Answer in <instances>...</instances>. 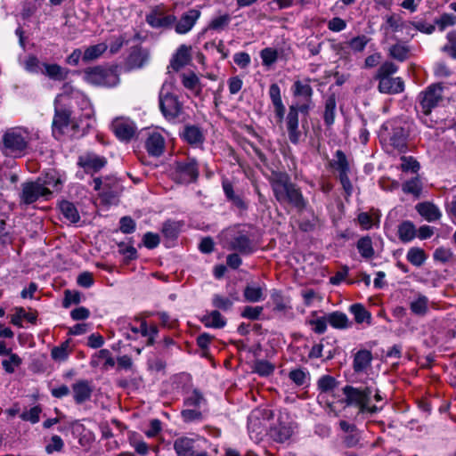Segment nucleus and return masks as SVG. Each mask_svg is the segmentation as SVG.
<instances>
[{"label":"nucleus","instance_id":"f257e3e1","mask_svg":"<svg viewBox=\"0 0 456 456\" xmlns=\"http://www.w3.org/2000/svg\"><path fill=\"white\" fill-rule=\"evenodd\" d=\"M81 101L82 108L86 110V116L90 117L92 110L89 100L78 90L73 88L69 84L62 86V92L58 94L54 101L55 115L53 120V133L54 136L68 134L77 127V124L70 117L69 110L64 108L68 101Z\"/></svg>","mask_w":456,"mask_h":456},{"label":"nucleus","instance_id":"f03ea898","mask_svg":"<svg viewBox=\"0 0 456 456\" xmlns=\"http://www.w3.org/2000/svg\"><path fill=\"white\" fill-rule=\"evenodd\" d=\"M269 183L276 200L283 205L289 204L301 211L307 205L300 189L290 182L289 175L284 172H273Z\"/></svg>","mask_w":456,"mask_h":456},{"label":"nucleus","instance_id":"7ed1b4c3","mask_svg":"<svg viewBox=\"0 0 456 456\" xmlns=\"http://www.w3.org/2000/svg\"><path fill=\"white\" fill-rule=\"evenodd\" d=\"M345 395V403L347 406L355 407L358 414L373 416L379 412L383 406L371 404L372 397L377 403L383 401V396L379 389L373 390L370 387H354L353 386H345L342 389Z\"/></svg>","mask_w":456,"mask_h":456},{"label":"nucleus","instance_id":"20e7f679","mask_svg":"<svg viewBox=\"0 0 456 456\" xmlns=\"http://www.w3.org/2000/svg\"><path fill=\"white\" fill-rule=\"evenodd\" d=\"M31 141L32 134L27 128L22 126L12 127L3 134L0 150L6 157L20 158L28 152Z\"/></svg>","mask_w":456,"mask_h":456},{"label":"nucleus","instance_id":"39448f33","mask_svg":"<svg viewBox=\"0 0 456 456\" xmlns=\"http://www.w3.org/2000/svg\"><path fill=\"white\" fill-rule=\"evenodd\" d=\"M224 245L229 250L238 251L242 255L254 252L256 247L248 233L239 227L228 228L222 233Z\"/></svg>","mask_w":456,"mask_h":456},{"label":"nucleus","instance_id":"423d86ee","mask_svg":"<svg viewBox=\"0 0 456 456\" xmlns=\"http://www.w3.org/2000/svg\"><path fill=\"white\" fill-rule=\"evenodd\" d=\"M297 423L293 421L288 411H281L277 420L270 427V437L277 443H285L293 436Z\"/></svg>","mask_w":456,"mask_h":456},{"label":"nucleus","instance_id":"0eeeda50","mask_svg":"<svg viewBox=\"0 0 456 456\" xmlns=\"http://www.w3.org/2000/svg\"><path fill=\"white\" fill-rule=\"evenodd\" d=\"M118 330L120 333L127 339H135L139 334L147 338V346H152L155 342V338L159 333V329L156 325L152 324L148 326L145 321L141 322L140 328L133 326L131 323H126L125 320H118Z\"/></svg>","mask_w":456,"mask_h":456},{"label":"nucleus","instance_id":"6e6552de","mask_svg":"<svg viewBox=\"0 0 456 456\" xmlns=\"http://www.w3.org/2000/svg\"><path fill=\"white\" fill-rule=\"evenodd\" d=\"M330 166L338 173V178L346 194L350 196L353 192V185L349 179L351 167L346 154L338 150L335 152L334 159L330 162Z\"/></svg>","mask_w":456,"mask_h":456},{"label":"nucleus","instance_id":"1a4fd4ad","mask_svg":"<svg viewBox=\"0 0 456 456\" xmlns=\"http://www.w3.org/2000/svg\"><path fill=\"white\" fill-rule=\"evenodd\" d=\"M85 80L98 86H111L114 82V69L112 67L95 66L84 71Z\"/></svg>","mask_w":456,"mask_h":456},{"label":"nucleus","instance_id":"9d476101","mask_svg":"<svg viewBox=\"0 0 456 456\" xmlns=\"http://www.w3.org/2000/svg\"><path fill=\"white\" fill-rule=\"evenodd\" d=\"M384 127L387 134H382V137L387 140L394 149L401 152L403 151L406 149L408 132L403 128L402 123L395 121L386 124Z\"/></svg>","mask_w":456,"mask_h":456},{"label":"nucleus","instance_id":"9b49d317","mask_svg":"<svg viewBox=\"0 0 456 456\" xmlns=\"http://www.w3.org/2000/svg\"><path fill=\"white\" fill-rule=\"evenodd\" d=\"M198 176V165L194 159H187L175 164L173 178L177 183H190L195 182Z\"/></svg>","mask_w":456,"mask_h":456},{"label":"nucleus","instance_id":"f8f14e48","mask_svg":"<svg viewBox=\"0 0 456 456\" xmlns=\"http://www.w3.org/2000/svg\"><path fill=\"white\" fill-rule=\"evenodd\" d=\"M422 112L427 117L443 100V86L441 84H433L427 87L419 95Z\"/></svg>","mask_w":456,"mask_h":456},{"label":"nucleus","instance_id":"ddd939ff","mask_svg":"<svg viewBox=\"0 0 456 456\" xmlns=\"http://www.w3.org/2000/svg\"><path fill=\"white\" fill-rule=\"evenodd\" d=\"M165 86L163 85L159 92V108L167 119H174L180 115L182 104L175 95L165 93Z\"/></svg>","mask_w":456,"mask_h":456},{"label":"nucleus","instance_id":"4468645a","mask_svg":"<svg viewBox=\"0 0 456 456\" xmlns=\"http://www.w3.org/2000/svg\"><path fill=\"white\" fill-rule=\"evenodd\" d=\"M41 181L25 183L22 184L20 200L24 204H31L37 201L40 197L48 199L51 195L49 188L44 187Z\"/></svg>","mask_w":456,"mask_h":456},{"label":"nucleus","instance_id":"2eb2a0df","mask_svg":"<svg viewBox=\"0 0 456 456\" xmlns=\"http://www.w3.org/2000/svg\"><path fill=\"white\" fill-rule=\"evenodd\" d=\"M116 138L121 142L128 143L137 136V126L131 118L126 117L116 118Z\"/></svg>","mask_w":456,"mask_h":456},{"label":"nucleus","instance_id":"dca6fc26","mask_svg":"<svg viewBox=\"0 0 456 456\" xmlns=\"http://www.w3.org/2000/svg\"><path fill=\"white\" fill-rule=\"evenodd\" d=\"M285 123L289 142L293 144H298L302 142L304 134L299 129L297 110L294 105L289 106Z\"/></svg>","mask_w":456,"mask_h":456},{"label":"nucleus","instance_id":"f3484780","mask_svg":"<svg viewBox=\"0 0 456 456\" xmlns=\"http://www.w3.org/2000/svg\"><path fill=\"white\" fill-rule=\"evenodd\" d=\"M188 436H181L174 441V450L177 456H193L198 451L199 441Z\"/></svg>","mask_w":456,"mask_h":456},{"label":"nucleus","instance_id":"a211bd4d","mask_svg":"<svg viewBox=\"0 0 456 456\" xmlns=\"http://www.w3.org/2000/svg\"><path fill=\"white\" fill-rule=\"evenodd\" d=\"M77 164L86 172L94 173L102 168L106 164V160L103 157L92 152H86L79 156Z\"/></svg>","mask_w":456,"mask_h":456},{"label":"nucleus","instance_id":"6ab92c4d","mask_svg":"<svg viewBox=\"0 0 456 456\" xmlns=\"http://www.w3.org/2000/svg\"><path fill=\"white\" fill-rule=\"evenodd\" d=\"M149 59V53L142 48H133L121 67L125 71L142 68Z\"/></svg>","mask_w":456,"mask_h":456},{"label":"nucleus","instance_id":"aec40b11","mask_svg":"<svg viewBox=\"0 0 456 456\" xmlns=\"http://www.w3.org/2000/svg\"><path fill=\"white\" fill-rule=\"evenodd\" d=\"M409 23H406L397 14H392L386 17V23L381 26V29L385 33L386 40H396L394 34L402 31L409 27Z\"/></svg>","mask_w":456,"mask_h":456},{"label":"nucleus","instance_id":"412c9836","mask_svg":"<svg viewBox=\"0 0 456 456\" xmlns=\"http://www.w3.org/2000/svg\"><path fill=\"white\" fill-rule=\"evenodd\" d=\"M145 148L151 156L159 157L164 152L165 139L161 133L152 131L148 134Z\"/></svg>","mask_w":456,"mask_h":456},{"label":"nucleus","instance_id":"4be33fe9","mask_svg":"<svg viewBox=\"0 0 456 456\" xmlns=\"http://www.w3.org/2000/svg\"><path fill=\"white\" fill-rule=\"evenodd\" d=\"M200 17V12L196 9H191L184 12L175 24V32L181 35L188 33L193 28Z\"/></svg>","mask_w":456,"mask_h":456},{"label":"nucleus","instance_id":"5701e85b","mask_svg":"<svg viewBox=\"0 0 456 456\" xmlns=\"http://www.w3.org/2000/svg\"><path fill=\"white\" fill-rule=\"evenodd\" d=\"M378 88L382 94H395L404 90V83L401 77H382L379 80Z\"/></svg>","mask_w":456,"mask_h":456},{"label":"nucleus","instance_id":"b1692460","mask_svg":"<svg viewBox=\"0 0 456 456\" xmlns=\"http://www.w3.org/2000/svg\"><path fill=\"white\" fill-rule=\"evenodd\" d=\"M415 208L416 211L428 222H435L442 217L441 210L432 202L424 201L418 203Z\"/></svg>","mask_w":456,"mask_h":456},{"label":"nucleus","instance_id":"393cba45","mask_svg":"<svg viewBox=\"0 0 456 456\" xmlns=\"http://www.w3.org/2000/svg\"><path fill=\"white\" fill-rule=\"evenodd\" d=\"M174 15H166L159 10H153L147 15L146 20L152 28H168L175 21Z\"/></svg>","mask_w":456,"mask_h":456},{"label":"nucleus","instance_id":"a878e982","mask_svg":"<svg viewBox=\"0 0 456 456\" xmlns=\"http://www.w3.org/2000/svg\"><path fill=\"white\" fill-rule=\"evenodd\" d=\"M269 96L273 105L277 121L281 123L285 115V106L282 103L281 89L277 84H272L269 87Z\"/></svg>","mask_w":456,"mask_h":456},{"label":"nucleus","instance_id":"bb28decb","mask_svg":"<svg viewBox=\"0 0 456 456\" xmlns=\"http://www.w3.org/2000/svg\"><path fill=\"white\" fill-rule=\"evenodd\" d=\"M292 94L295 97L308 102H312V96L314 94L313 88L310 86V80H296L291 87Z\"/></svg>","mask_w":456,"mask_h":456},{"label":"nucleus","instance_id":"cd10ccee","mask_svg":"<svg viewBox=\"0 0 456 456\" xmlns=\"http://www.w3.org/2000/svg\"><path fill=\"white\" fill-rule=\"evenodd\" d=\"M44 187L49 188V191H59L65 181V177L59 171L52 169L45 173L43 178H39Z\"/></svg>","mask_w":456,"mask_h":456},{"label":"nucleus","instance_id":"c85d7f7f","mask_svg":"<svg viewBox=\"0 0 456 456\" xmlns=\"http://www.w3.org/2000/svg\"><path fill=\"white\" fill-rule=\"evenodd\" d=\"M91 365L101 369L102 370H108L114 367V360L111 356V353L107 349H102L91 359Z\"/></svg>","mask_w":456,"mask_h":456},{"label":"nucleus","instance_id":"c756f323","mask_svg":"<svg viewBox=\"0 0 456 456\" xmlns=\"http://www.w3.org/2000/svg\"><path fill=\"white\" fill-rule=\"evenodd\" d=\"M411 313L417 316H424L429 310V299L422 294H417L409 304Z\"/></svg>","mask_w":456,"mask_h":456},{"label":"nucleus","instance_id":"7c9ffc66","mask_svg":"<svg viewBox=\"0 0 456 456\" xmlns=\"http://www.w3.org/2000/svg\"><path fill=\"white\" fill-rule=\"evenodd\" d=\"M191 47L182 45L176 51L171 61V66L175 70H179L191 61Z\"/></svg>","mask_w":456,"mask_h":456},{"label":"nucleus","instance_id":"2f4dec72","mask_svg":"<svg viewBox=\"0 0 456 456\" xmlns=\"http://www.w3.org/2000/svg\"><path fill=\"white\" fill-rule=\"evenodd\" d=\"M372 361L371 352L366 349L358 351L354 358V370L355 372H365L370 366Z\"/></svg>","mask_w":456,"mask_h":456},{"label":"nucleus","instance_id":"473e14b6","mask_svg":"<svg viewBox=\"0 0 456 456\" xmlns=\"http://www.w3.org/2000/svg\"><path fill=\"white\" fill-rule=\"evenodd\" d=\"M330 325L337 330H346L352 326V322L346 314L342 312H332L327 315Z\"/></svg>","mask_w":456,"mask_h":456},{"label":"nucleus","instance_id":"72a5a7b5","mask_svg":"<svg viewBox=\"0 0 456 456\" xmlns=\"http://www.w3.org/2000/svg\"><path fill=\"white\" fill-rule=\"evenodd\" d=\"M74 399L77 403H82L91 396L92 388L86 380H79L73 385Z\"/></svg>","mask_w":456,"mask_h":456},{"label":"nucleus","instance_id":"f704fd0d","mask_svg":"<svg viewBox=\"0 0 456 456\" xmlns=\"http://www.w3.org/2000/svg\"><path fill=\"white\" fill-rule=\"evenodd\" d=\"M201 322L208 328L221 329L226 325V320L217 310L207 313L202 318Z\"/></svg>","mask_w":456,"mask_h":456},{"label":"nucleus","instance_id":"c9c22d12","mask_svg":"<svg viewBox=\"0 0 456 456\" xmlns=\"http://www.w3.org/2000/svg\"><path fill=\"white\" fill-rule=\"evenodd\" d=\"M397 233L400 240L407 243L417 236V230L411 221L406 220L398 225Z\"/></svg>","mask_w":456,"mask_h":456},{"label":"nucleus","instance_id":"e433bc0d","mask_svg":"<svg viewBox=\"0 0 456 456\" xmlns=\"http://www.w3.org/2000/svg\"><path fill=\"white\" fill-rule=\"evenodd\" d=\"M108 49L105 43L89 45L84 49L83 62L88 63L99 59Z\"/></svg>","mask_w":456,"mask_h":456},{"label":"nucleus","instance_id":"4c0bfd02","mask_svg":"<svg viewBox=\"0 0 456 456\" xmlns=\"http://www.w3.org/2000/svg\"><path fill=\"white\" fill-rule=\"evenodd\" d=\"M238 300L239 297L237 293L231 294L230 297L215 294L212 297V305L217 309L228 311L232 307L233 303Z\"/></svg>","mask_w":456,"mask_h":456},{"label":"nucleus","instance_id":"58836bf2","mask_svg":"<svg viewBox=\"0 0 456 456\" xmlns=\"http://www.w3.org/2000/svg\"><path fill=\"white\" fill-rule=\"evenodd\" d=\"M184 140L192 145H200L204 141V135L200 127L196 126H187L183 132Z\"/></svg>","mask_w":456,"mask_h":456},{"label":"nucleus","instance_id":"ea45409f","mask_svg":"<svg viewBox=\"0 0 456 456\" xmlns=\"http://www.w3.org/2000/svg\"><path fill=\"white\" fill-rule=\"evenodd\" d=\"M356 248L364 259H370L375 255L372 240L368 235L362 236L357 240Z\"/></svg>","mask_w":456,"mask_h":456},{"label":"nucleus","instance_id":"a19ab883","mask_svg":"<svg viewBox=\"0 0 456 456\" xmlns=\"http://www.w3.org/2000/svg\"><path fill=\"white\" fill-rule=\"evenodd\" d=\"M388 54L393 59L402 62L409 58L410 47L403 42H397L389 47Z\"/></svg>","mask_w":456,"mask_h":456},{"label":"nucleus","instance_id":"79ce46f5","mask_svg":"<svg viewBox=\"0 0 456 456\" xmlns=\"http://www.w3.org/2000/svg\"><path fill=\"white\" fill-rule=\"evenodd\" d=\"M336 96L335 94L329 95L325 100V108L323 118L327 126H331L335 120L336 114Z\"/></svg>","mask_w":456,"mask_h":456},{"label":"nucleus","instance_id":"37998d69","mask_svg":"<svg viewBox=\"0 0 456 456\" xmlns=\"http://www.w3.org/2000/svg\"><path fill=\"white\" fill-rule=\"evenodd\" d=\"M182 84L183 86L196 94H199L201 91L200 82L198 76L193 72L183 73L181 75Z\"/></svg>","mask_w":456,"mask_h":456},{"label":"nucleus","instance_id":"c03bdc74","mask_svg":"<svg viewBox=\"0 0 456 456\" xmlns=\"http://www.w3.org/2000/svg\"><path fill=\"white\" fill-rule=\"evenodd\" d=\"M68 71L58 64L43 63L42 74L46 75L52 79L61 80L66 77Z\"/></svg>","mask_w":456,"mask_h":456},{"label":"nucleus","instance_id":"a18cd8bd","mask_svg":"<svg viewBox=\"0 0 456 456\" xmlns=\"http://www.w3.org/2000/svg\"><path fill=\"white\" fill-rule=\"evenodd\" d=\"M349 311L354 314L357 323L366 322L370 324L371 322V314L361 304H354L350 306Z\"/></svg>","mask_w":456,"mask_h":456},{"label":"nucleus","instance_id":"49530a36","mask_svg":"<svg viewBox=\"0 0 456 456\" xmlns=\"http://www.w3.org/2000/svg\"><path fill=\"white\" fill-rule=\"evenodd\" d=\"M406 258L412 265L419 267L427 260V255L422 248L413 247L408 250Z\"/></svg>","mask_w":456,"mask_h":456},{"label":"nucleus","instance_id":"de8ad7c7","mask_svg":"<svg viewBox=\"0 0 456 456\" xmlns=\"http://www.w3.org/2000/svg\"><path fill=\"white\" fill-rule=\"evenodd\" d=\"M60 210L64 217L70 223H77L79 220V214L76 208V207L69 202L62 201L60 204Z\"/></svg>","mask_w":456,"mask_h":456},{"label":"nucleus","instance_id":"09e8293b","mask_svg":"<svg viewBox=\"0 0 456 456\" xmlns=\"http://www.w3.org/2000/svg\"><path fill=\"white\" fill-rule=\"evenodd\" d=\"M278 56V50L273 49L272 47L264 48L260 52L262 63L265 67H271L272 65H273L277 61Z\"/></svg>","mask_w":456,"mask_h":456},{"label":"nucleus","instance_id":"8fccbe9b","mask_svg":"<svg viewBox=\"0 0 456 456\" xmlns=\"http://www.w3.org/2000/svg\"><path fill=\"white\" fill-rule=\"evenodd\" d=\"M69 354V342L67 340L60 346H55L52 349L51 356L54 361L64 362L68 359Z\"/></svg>","mask_w":456,"mask_h":456},{"label":"nucleus","instance_id":"3c124183","mask_svg":"<svg viewBox=\"0 0 456 456\" xmlns=\"http://www.w3.org/2000/svg\"><path fill=\"white\" fill-rule=\"evenodd\" d=\"M22 66L24 69L29 73L42 74L43 63H41L39 60L34 55L28 56L22 62Z\"/></svg>","mask_w":456,"mask_h":456},{"label":"nucleus","instance_id":"603ef678","mask_svg":"<svg viewBox=\"0 0 456 456\" xmlns=\"http://www.w3.org/2000/svg\"><path fill=\"white\" fill-rule=\"evenodd\" d=\"M223 189L229 200L240 208H245V203L240 197L235 195L232 183L225 180L223 182Z\"/></svg>","mask_w":456,"mask_h":456},{"label":"nucleus","instance_id":"864d4df0","mask_svg":"<svg viewBox=\"0 0 456 456\" xmlns=\"http://www.w3.org/2000/svg\"><path fill=\"white\" fill-rule=\"evenodd\" d=\"M398 67L391 61H385L379 68L375 78L377 80L382 77H391L395 73L397 72Z\"/></svg>","mask_w":456,"mask_h":456},{"label":"nucleus","instance_id":"5fc2aeb1","mask_svg":"<svg viewBox=\"0 0 456 456\" xmlns=\"http://www.w3.org/2000/svg\"><path fill=\"white\" fill-rule=\"evenodd\" d=\"M246 301L256 303L264 299L263 290L257 286H247L244 289Z\"/></svg>","mask_w":456,"mask_h":456},{"label":"nucleus","instance_id":"6e6d98bb","mask_svg":"<svg viewBox=\"0 0 456 456\" xmlns=\"http://www.w3.org/2000/svg\"><path fill=\"white\" fill-rule=\"evenodd\" d=\"M447 43L443 46L442 51L456 60V30H452L446 35Z\"/></svg>","mask_w":456,"mask_h":456},{"label":"nucleus","instance_id":"4d7b16f0","mask_svg":"<svg viewBox=\"0 0 456 456\" xmlns=\"http://www.w3.org/2000/svg\"><path fill=\"white\" fill-rule=\"evenodd\" d=\"M434 22L440 31H444L448 27H452L456 24V15L452 13H443L439 18H436Z\"/></svg>","mask_w":456,"mask_h":456},{"label":"nucleus","instance_id":"13d9d810","mask_svg":"<svg viewBox=\"0 0 456 456\" xmlns=\"http://www.w3.org/2000/svg\"><path fill=\"white\" fill-rule=\"evenodd\" d=\"M7 356L8 359H5L2 362V366L7 373H13L15 369L21 364L22 360L18 354L13 353L8 354Z\"/></svg>","mask_w":456,"mask_h":456},{"label":"nucleus","instance_id":"bf43d9fd","mask_svg":"<svg viewBox=\"0 0 456 456\" xmlns=\"http://www.w3.org/2000/svg\"><path fill=\"white\" fill-rule=\"evenodd\" d=\"M336 386L337 380L330 375L322 376L317 382L318 389L322 393H329L332 391Z\"/></svg>","mask_w":456,"mask_h":456},{"label":"nucleus","instance_id":"052dcab7","mask_svg":"<svg viewBox=\"0 0 456 456\" xmlns=\"http://www.w3.org/2000/svg\"><path fill=\"white\" fill-rule=\"evenodd\" d=\"M230 21H231V17L229 14H227V13L222 14V15L216 16L212 19V20L210 21V23L208 25V28L216 30V31H220V30L224 29V28H226L228 26Z\"/></svg>","mask_w":456,"mask_h":456},{"label":"nucleus","instance_id":"680f3d73","mask_svg":"<svg viewBox=\"0 0 456 456\" xmlns=\"http://www.w3.org/2000/svg\"><path fill=\"white\" fill-rule=\"evenodd\" d=\"M403 191L406 193H411L415 196H419L422 191V184L419 178H413L407 181L403 185Z\"/></svg>","mask_w":456,"mask_h":456},{"label":"nucleus","instance_id":"e2e57ef3","mask_svg":"<svg viewBox=\"0 0 456 456\" xmlns=\"http://www.w3.org/2000/svg\"><path fill=\"white\" fill-rule=\"evenodd\" d=\"M254 370L261 376H268L274 370V366L265 360H258L255 362Z\"/></svg>","mask_w":456,"mask_h":456},{"label":"nucleus","instance_id":"0e129e2a","mask_svg":"<svg viewBox=\"0 0 456 456\" xmlns=\"http://www.w3.org/2000/svg\"><path fill=\"white\" fill-rule=\"evenodd\" d=\"M369 41L370 38H368L366 36H358L352 38L348 42V45L354 52H362Z\"/></svg>","mask_w":456,"mask_h":456},{"label":"nucleus","instance_id":"69168bd1","mask_svg":"<svg viewBox=\"0 0 456 456\" xmlns=\"http://www.w3.org/2000/svg\"><path fill=\"white\" fill-rule=\"evenodd\" d=\"M308 372L302 369H295L289 371V379L297 385L303 386L306 383Z\"/></svg>","mask_w":456,"mask_h":456},{"label":"nucleus","instance_id":"338daca9","mask_svg":"<svg viewBox=\"0 0 456 456\" xmlns=\"http://www.w3.org/2000/svg\"><path fill=\"white\" fill-rule=\"evenodd\" d=\"M205 403V399L202 396V395L197 391L194 390L186 399H185V405L187 407H192V408H200L203 403Z\"/></svg>","mask_w":456,"mask_h":456},{"label":"nucleus","instance_id":"774afa93","mask_svg":"<svg viewBox=\"0 0 456 456\" xmlns=\"http://www.w3.org/2000/svg\"><path fill=\"white\" fill-rule=\"evenodd\" d=\"M40 413L41 408L39 406H34L28 411H23L20 417L23 420L29 421L32 424H36L39 421Z\"/></svg>","mask_w":456,"mask_h":456}]
</instances>
